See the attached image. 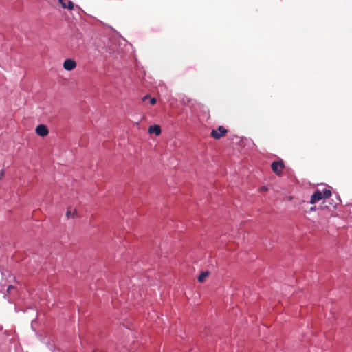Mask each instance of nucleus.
Segmentation results:
<instances>
[{
	"label": "nucleus",
	"instance_id": "nucleus-1",
	"mask_svg": "<svg viewBox=\"0 0 352 352\" xmlns=\"http://www.w3.org/2000/svg\"><path fill=\"white\" fill-rule=\"evenodd\" d=\"M331 196V191L328 188H324L322 191L316 190L311 195L309 203L311 204H314L323 199H328Z\"/></svg>",
	"mask_w": 352,
	"mask_h": 352
},
{
	"label": "nucleus",
	"instance_id": "nucleus-2",
	"mask_svg": "<svg viewBox=\"0 0 352 352\" xmlns=\"http://www.w3.org/2000/svg\"><path fill=\"white\" fill-rule=\"evenodd\" d=\"M227 133L228 131L224 126H219L217 129H212L211 131L210 135L214 139L219 140L226 136Z\"/></svg>",
	"mask_w": 352,
	"mask_h": 352
},
{
	"label": "nucleus",
	"instance_id": "nucleus-3",
	"mask_svg": "<svg viewBox=\"0 0 352 352\" xmlns=\"http://www.w3.org/2000/svg\"><path fill=\"white\" fill-rule=\"evenodd\" d=\"M271 168L272 171L277 175H280L283 173V170L285 168L283 161L280 160L275 161L272 163Z\"/></svg>",
	"mask_w": 352,
	"mask_h": 352
},
{
	"label": "nucleus",
	"instance_id": "nucleus-4",
	"mask_svg": "<svg viewBox=\"0 0 352 352\" xmlns=\"http://www.w3.org/2000/svg\"><path fill=\"white\" fill-rule=\"evenodd\" d=\"M180 102L184 105L190 107V108L192 109L195 108V104H199L196 101L193 100L192 98L186 96H183L180 100Z\"/></svg>",
	"mask_w": 352,
	"mask_h": 352
},
{
	"label": "nucleus",
	"instance_id": "nucleus-5",
	"mask_svg": "<svg viewBox=\"0 0 352 352\" xmlns=\"http://www.w3.org/2000/svg\"><path fill=\"white\" fill-rule=\"evenodd\" d=\"M76 67V63L73 59H66L63 63V68L67 71H72Z\"/></svg>",
	"mask_w": 352,
	"mask_h": 352
},
{
	"label": "nucleus",
	"instance_id": "nucleus-6",
	"mask_svg": "<svg viewBox=\"0 0 352 352\" xmlns=\"http://www.w3.org/2000/svg\"><path fill=\"white\" fill-rule=\"evenodd\" d=\"M36 133L41 137H45L48 135L49 130L45 125L39 124L36 128Z\"/></svg>",
	"mask_w": 352,
	"mask_h": 352
},
{
	"label": "nucleus",
	"instance_id": "nucleus-7",
	"mask_svg": "<svg viewBox=\"0 0 352 352\" xmlns=\"http://www.w3.org/2000/svg\"><path fill=\"white\" fill-rule=\"evenodd\" d=\"M62 8L64 9H69L72 10L74 9V3L70 0H59L58 1Z\"/></svg>",
	"mask_w": 352,
	"mask_h": 352
},
{
	"label": "nucleus",
	"instance_id": "nucleus-8",
	"mask_svg": "<svg viewBox=\"0 0 352 352\" xmlns=\"http://www.w3.org/2000/svg\"><path fill=\"white\" fill-rule=\"evenodd\" d=\"M148 132L151 134H155V135L158 136L161 134L162 130L159 125L155 124L153 126H150L148 128Z\"/></svg>",
	"mask_w": 352,
	"mask_h": 352
},
{
	"label": "nucleus",
	"instance_id": "nucleus-9",
	"mask_svg": "<svg viewBox=\"0 0 352 352\" xmlns=\"http://www.w3.org/2000/svg\"><path fill=\"white\" fill-rule=\"evenodd\" d=\"M210 272L209 271H204L201 272V274L199 275L197 280L199 283L204 282L205 279L209 276Z\"/></svg>",
	"mask_w": 352,
	"mask_h": 352
},
{
	"label": "nucleus",
	"instance_id": "nucleus-10",
	"mask_svg": "<svg viewBox=\"0 0 352 352\" xmlns=\"http://www.w3.org/2000/svg\"><path fill=\"white\" fill-rule=\"evenodd\" d=\"M76 214V210H74L73 213H72L71 208H68L67 211L66 212V216L67 218H69L71 217H74Z\"/></svg>",
	"mask_w": 352,
	"mask_h": 352
},
{
	"label": "nucleus",
	"instance_id": "nucleus-11",
	"mask_svg": "<svg viewBox=\"0 0 352 352\" xmlns=\"http://www.w3.org/2000/svg\"><path fill=\"white\" fill-rule=\"evenodd\" d=\"M157 102V100L155 98H150V103L151 105H155Z\"/></svg>",
	"mask_w": 352,
	"mask_h": 352
},
{
	"label": "nucleus",
	"instance_id": "nucleus-12",
	"mask_svg": "<svg viewBox=\"0 0 352 352\" xmlns=\"http://www.w3.org/2000/svg\"><path fill=\"white\" fill-rule=\"evenodd\" d=\"M14 289V286H12V285H9V286L8 287V288H7V292H8V293H10V292H11V291H12V289Z\"/></svg>",
	"mask_w": 352,
	"mask_h": 352
},
{
	"label": "nucleus",
	"instance_id": "nucleus-13",
	"mask_svg": "<svg viewBox=\"0 0 352 352\" xmlns=\"http://www.w3.org/2000/svg\"><path fill=\"white\" fill-rule=\"evenodd\" d=\"M5 175V172L3 170H0V179H1Z\"/></svg>",
	"mask_w": 352,
	"mask_h": 352
},
{
	"label": "nucleus",
	"instance_id": "nucleus-14",
	"mask_svg": "<svg viewBox=\"0 0 352 352\" xmlns=\"http://www.w3.org/2000/svg\"><path fill=\"white\" fill-rule=\"evenodd\" d=\"M267 190V187H265V186H263V187H261V191L265 192V191H266Z\"/></svg>",
	"mask_w": 352,
	"mask_h": 352
},
{
	"label": "nucleus",
	"instance_id": "nucleus-15",
	"mask_svg": "<svg viewBox=\"0 0 352 352\" xmlns=\"http://www.w3.org/2000/svg\"><path fill=\"white\" fill-rule=\"evenodd\" d=\"M149 98L148 95H146V96H145L142 98V100H143V101H145V100H146L147 98Z\"/></svg>",
	"mask_w": 352,
	"mask_h": 352
},
{
	"label": "nucleus",
	"instance_id": "nucleus-16",
	"mask_svg": "<svg viewBox=\"0 0 352 352\" xmlns=\"http://www.w3.org/2000/svg\"><path fill=\"white\" fill-rule=\"evenodd\" d=\"M315 209H316V208H315V207H311V208H310V210H311V211H314V210H315Z\"/></svg>",
	"mask_w": 352,
	"mask_h": 352
}]
</instances>
